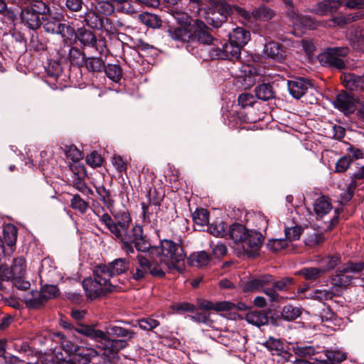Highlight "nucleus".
<instances>
[{
    "label": "nucleus",
    "mask_w": 364,
    "mask_h": 364,
    "mask_svg": "<svg viewBox=\"0 0 364 364\" xmlns=\"http://www.w3.org/2000/svg\"><path fill=\"white\" fill-rule=\"evenodd\" d=\"M264 55L265 58L280 61L284 57V51L279 43L269 42L264 46Z\"/></svg>",
    "instance_id": "obj_26"
},
{
    "label": "nucleus",
    "mask_w": 364,
    "mask_h": 364,
    "mask_svg": "<svg viewBox=\"0 0 364 364\" xmlns=\"http://www.w3.org/2000/svg\"><path fill=\"white\" fill-rule=\"evenodd\" d=\"M84 65L90 72H101L105 68V62L100 57L85 58Z\"/></svg>",
    "instance_id": "obj_41"
},
{
    "label": "nucleus",
    "mask_w": 364,
    "mask_h": 364,
    "mask_svg": "<svg viewBox=\"0 0 364 364\" xmlns=\"http://www.w3.org/2000/svg\"><path fill=\"white\" fill-rule=\"evenodd\" d=\"M21 18L23 23L33 30L38 28L41 25L39 16L28 5L21 10Z\"/></svg>",
    "instance_id": "obj_19"
},
{
    "label": "nucleus",
    "mask_w": 364,
    "mask_h": 364,
    "mask_svg": "<svg viewBox=\"0 0 364 364\" xmlns=\"http://www.w3.org/2000/svg\"><path fill=\"white\" fill-rule=\"evenodd\" d=\"M238 106L240 107L238 110H245L249 109L250 106H255L258 103L255 101V97L252 95L248 93L241 94L238 97Z\"/></svg>",
    "instance_id": "obj_54"
},
{
    "label": "nucleus",
    "mask_w": 364,
    "mask_h": 364,
    "mask_svg": "<svg viewBox=\"0 0 364 364\" xmlns=\"http://www.w3.org/2000/svg\"><path fill=\"white\" fill-rule=\"evenodd\" d=\"M224 52V60H237L240 56L241 47L235 43H232L230 41L223 45Z\"/></svg>",
    "instance_id": "obj_34"
},
{
    "label": "nucleus",
    "mask_w": 364,
    "mask_h": 364,
    "mask_svg": "<svg viewBox=\"0 0 364 364\" xmlns=\"http://www.w3.org/2000/svg\"><path fill=\"white\" fill-rule=\"evenodd\" d=\"M257 277L260 291H263L267 296H268L271 301H277L279 295L274 291V289H272L273 276L269 274H265L259 275Z\"/></svg>",
    "instance_id": "obj_16"
},
{
    "label": "nucleus",
    "mask_w": 364,
    "mask_h": 364,
    "mask_svg": "<svg viewBox=\"0 0 364 364\" xmlns=\"http://www.w3.org/2000/svg\"><path fill=\"white\" fill-rule=\"evenodd\" d=\"M333 206L331 205V198L324 195H321L316 198L314 203V210L318 219L322 218L325 215L328 214Z\"/></svg>",
    "instance_id": "obj_22"
},
{
    "label": "nucleus",
    "mask_w": 364,
    "mask_h": 364,
    "mask_svg": "<svg viewBox=\"0 0 364 364\" xmlns=\"http://www.w3.org/2000/svg\"><path fill=\"white\" fill-rule=\"evenodd\" d=\"M263 346L269 351L272 353V354L280 355L281 353H284L283 355L285 357L287 355L289 357L291 356L287 351H284V343L280 339L275 338L272 336L269 337V338L263 343Z\"/></svg>",
    "instance_id": "obj_32"
},
{
    "label": "nucleus",
    "mask_w": 364,
    "mask_h": 364,
    "mask_svg": "<svg viewBox=\"0 0 364 364\" xmlns=\"http://www.w3.org/2000/svg\"><path fill=\"white\" fill-rule=\"evenodd\" d=\"M321 262L323 266L322 270L328 272L334 269L337 265H338L341 262V257L338 254L328 255L323 258Z\"/></svg>",
    "instance_id": "obj_53"
},
{
    "label": "nucleus",
    "mask_w": 364,
    "mask_h": 364,
    "mask_svg": "<svg viewBox=\"0 0 364 364\" xmlns=\"http://www.w3.org/2000/svg\"><path fill=\"white\" fill-rule=\"evenodd\" d=\"M61 325L68 330H73L96 342L99 348L107 350L112 354H117L129 346V341L134 338L136 334L132 330L116 324H109L106 327L105 331L97 328V323L90 325L78 323L74 326L62 320Z\"/></svg>",
    "instance_id": "obj_1"
},
{
    "label": "nucleus",
    "mask_w": 364,
    "mask_h": 364,
    "mask_svg": "<svg viewBox=\"0 0 364 364\" xmlns=\"http://www.w3.org/2000/svg\"><path fill=\"white\" fill-rule=\"evenodd\" d=\"M245 320L250 324L260 327L269 323L274 326L280 324L279 314L273 312L270 309L267 310H252L246 314Z\"/></svg>",
    "instance_id": "obj_9"
},
{
    "label": "nucleus",
    "mask_w": 364,
    "mask_h": 364,
    "mask_svg": "<svg viewBox=\"0 0 364 364\" xmlns=\"http://www.w3.org/2000/svg\"><path fill=\"white\" fill-rule=\"evenodd\" d=\"M213 4L215 6V11L206 13L205 21L213 27L219 28L226 21L232 9L225 0H215Z\"/></svg>",
    "instance_id": "obj_11"
},
{
    "label": "nucleus",
    "mask_w": 364,
    "mask_h": 364,
    "mask_svg": "<svg viewBox=\"0 0 364 364\" xmlns=\"http://www.w3.org/2000/svg\"><path fill=\"white\" fill-rule=\"evenodd\" d=\"M348 54L346 48H335L328 49L318 55V60L323 66L333 67L341 70L345 68V63L341 57Z\"/></svg>",
    "instance_id": "obj_12"
},
{
    "label": "nucleus",
    "mask_w": 364,
    "mask_h": 364,
    "mask_svg": "<svg viewBox=\"0 0 364 364\" xmlns=\"http://www.w3.org/2000/svg\"><path fill=\"white\" fill-rule=\"evenodd\" d=\"M26 260L23 257L14 258L11 266L14 278L23 277L26 273Z\"/></svg>",
    "instance_id": "obj_46"
},
{
    "label": "nucleus",
    "mask_w": 364,
    "mask_h": 364,
    "mask_svg": "<svg viewBox=\"0 0 364 364\" xmlns=\"http://www.w3.org/2000/svg\"><path fill=\"white\" fill-rule=\"evenodd\" d=\"M198 299H202L198 298L196 299V304H191L188 302L176 303L172 305V309L178 314H183L186 312H188V313H195L193 314V315H195L196 313L202 311L198 306Z\"/></svg>",
    "instance_id": "obj_39"
},
{
    "label": "nucleus",
    "mask_w": 364,
    "mask_h": 364,
    "mask_svg": "<svg viewBox=\"0 0 364 364\" xmlns=\"http://www.w3.org/2000/svg\"><path fill=\"white\" fill-rule=\"evenodd\" d=\"M84 18L87 26L96 30L103 28L105 18L100 16L96 11L92 9L87 11Z\"/></svg>",
    "instance_id": "obj_28"
},
{
    "label": "nucleus",
    "mask_w": 364,
    "mask_h": 364,
    "mask_svg": "<svg viewBox=\"0 0 364 364\" xmlns=\"http://www.w3.org/2000/svg\"><path fill=\"white\" fill-rule=\"evenodd\" d=\"M95 9L99 14L108 16L113 13L114 8L108 1H100L95 5Z\"/></svg>",
    "instance_id": "obj_60"
},
{
    "label": "nucleus",
    "mask_w": 364,
    "mask_h": 364,
    "mask_svg": "<svg viewBox=\"0 0 364 364\" xmlns=\"http://www.w3.org/2000/svg\"><path fill=\"white\" fill-rule=\"evenodd\" d=\"M75 38H77L84 46H97V40L95 34L91 31L85 28L77 29Z\"/></svg>",
    "instance_id": "obj_29"
},
{
    "label": "nucleus",
    "mask_w": 364,
    "mask_h": 364,
    "mask_svg": "<svg viewBox=\"0 0 364 364\" xmlns=\"http://www.w3.org/2000/svg\"><path fill=\"white\" fill-rule=\"evenodd\" d=\"M364 270V262H355L351 260L343 265V272L353 274H358Z\"/></svg>",
    "instance_id": "obj_59"
},
{
    "label": "nucleus",
    "mask_w": 364,
    "mask_h": 364,
    "mask_svg": "<svg viewBox=\"0 0 364 364\" xmlns=\"http://www.w3.org/2000/svg\"><path fill=\"white\" fill-rule=\"evenodd\" d=\"M96 191L99 196L100 200L110 211L114 208V200L112 198L110 191L104 186H99L96 188Z\"/></svg>",
    "instance_id": "obj_43"
},
{
    "label": "nucleus",
    "mask_w": 364,
    "mask_h": 364,
    "mask_svg": "<svg viewBox=\"0 0 364 364\" xmlns=\"http://www.w3.org/2000/svg\"><path fill=\"white\" fill-rule=\"evenodd\" d=\"M151 255H156L167 259L164 265L170 270L177 269V264L183 261L186 257L181 246L171 240L164 239L160 240V246H151L149 249Z\"/></svg>",
    "instance_id": "obj_5"
},
{
    "label": "nucleus",
    "mask_w": 364,
    "mask_h": 364,
    "mask_svg": "<svg viewBox=\"0 0 364 364\" xmlns=\"http://www.w3.org/2000/svg\"><path fill=\"white\" fill-rule=\"evenodd\" d=\"M136 259L139 267L136 268L135 271L132 270L130 272L131 278L136 282H141L149 274L148 268L150 267L149 259L141 255H138Z\"/></svg>",
    "instance_id": "obj_21"
},
{
    "label": "nucleus",
    "mask_w": 364,
    "mask_h": 364,
    "mask_svg": "<svg viewBox=\"0 0 364 364\" xmlns=\"http://www.w3.org/2000/svg\"><path fill=\"white\" fill-rule=\"evenodd\" d=\"M138 324L139 328L144 331H152L159 326L160 322L151 317H146L139 319Z\"/></svg>",
    "instance_id": "obj_62"
},
{
    "label": "nucleus",
    "mask_w": 364,
    "mask_h": 364,
    "mask_svg": "<svg viewBox=\"0 0 364 364\" xmlns=\"http://www.w3.org/2000/svg\"><path fill=\"white\" fill-rule=\"evenodd\" d=\"M294 283L293 277H284L279 281H276L273 277V283H272V289L274 291H286L288 290Z\"/></svg>",
    "instance_id": "obj_55"
},
{
    "label": "nucleus",
    "mask_w": 364,
    "mask_h": 364,
    "mask_svg": "<svg viewBox=\"0 0 364 364\" xmlns=\"http://www.w3.org/2000/svg\"><path fill=\"white\" fill-rule=\"evenodd\" d=\"M252 15L256 21H268L276 16V13L270 7L262 4L252 10Z\"/></svg>",
    "instance_id": "obj_27"
},
{
    "label": "nucleus",
    "mask_w": 364,
    "mask_h": 364,
    "mask_svg": "<svg viewBox=\"0 0 364 364\" xmlns=\"http://www.w3.org/2000/svg\"><path fill=\"white\" fill-rule=\"evenodd\" d=\"M301 315V309L294 306L291 304H288L282 308L279 316L280 319L283 318L285 321H292L296 320Z\"/></svg>",
    "instance_id": "obj_35"
},
{
    "label": "nucleus",
    "mask_w": 364,
    "mask_h": 364,
    "mask_svg": "<svg viewBox=\"0 0 364 364\" xmlns=\"http://www.w3.org/2000/svg\"><path fill=\"white\" fill-rule=\"evenodd\" d=\"M198 306L202 311L198 312L195 315L188 316V317L196 323L207 326H211L214 322L210 318L211 311L221 312L232 310L247 311L249 309L248 306L243 302L235 304L228 301H221L215 303L208 299H198Z\"/></svg>",
    "instance_id": "obj_4"
},
{
    "label": "nucleus",
    "mask_w": 364,
    "mask_h": 364,
    "mask_svg": "<svg viewBox=\"0 0 364 364\" xmlns=\"http://www.w3.org/2000/svg\"><path fill=\"white\" fill-rule=\"evenodd\" d=\"M82 287L87 299L95 300L98 298L104 297L109 293L117 291V286L109 284L105 287L100 282H97L92 277L85 278L82 282Z\"/></svg>",
    "instance_id": "obj_10"
},
{
    "label": "nucleus",
    "mask_w": 364,
    "mask_h": 364,
    "mask_svg": "<svg viewBox=\"0 0 364 364\" xmlns=\"http://www.w3.org/2000/svg\"><path fill=\"white\" fill-rule=\"evenodd\" d=\"M333 104L335 108L345 115L353 114L356 110V100L346 92L338 94Z\"/></svg>",
    "instance_id": "obj_13"
},
{
    "label": "nucleus",
    "mask_w": 364,
    "mask_h": 364,
    "mask_svg": "<svg viewBox=\"0 0 364 364\" xmlns=\"http://www.w3.org/2000/svg\"><path fill=\"white\" fill-rule=\"evenodd\" d=\"M364 77L355 75L353 73L346 75L343 80V84L346 89L352 91H358L363 87Z\"/></svg>",
    "instance_id": "obj_33"
},
{
    "label": "nucleus",
    "mask_w": 364,
    "mask_h": 364,
    "mask_svg": "<svg viewBox=\"0 0 364 364\" xmlns=\"http://www.w3.org/2000/svg\"><path fill=\"white\" fill-rule=\"evenodd\" d=\"M103 162V157L97 151H92L86 156V163L92 168L101 166Z\"/></svg>",
    "instance_id": "obj_64"
},
{
    "label": "nucleus",
    "mask_w": 364,
    "mask_h": 364,
    "mask_svg": "<svg viewBox=\"0 0 364 364\" xmlns=\"http://www.w3.org/2000/svg\"><path fill=\"white\" fill-rule=\"evenodd\" d=\"M73 358L79 364H90L92 359L97 355V352L94 348L82 346H74Z\"/></svg>",
    "instance_id": "obj_17"
},
{
    "label": "nucleus",
    "mask_w": 364,
    "mask_h": 364,
    "mask_svg": "<svg viewBox=\"0 0 364 364\" xmlns=\"http://www.w3.org/2000/svg\"><path fill=\"white\" fill-rule=\"evenodd\" d=\"M326 3L331 14L336 13L341 6L350 9H364V0H327Z\"/></svg>",
    "instance_id": "obj_18"
},
{
    "label": "nucleus",
    "mask_w": 364,
    "mask_h": 364,
    "mask_svg": "<svg viewBox=\"0 0 364 364\" xmlns=\"http://www.w3.org/2000/svg\"><path fill=\"white\" fill-rule=\"evenodd\" d=\"M119 241H127L134 242V245L138 252H146L151 249V244L146 235H144L143 227L136 224L132 228H128L123 230L122 237H114Z\"/></svg>",
    "instance_id": "obj_8"
},
{
    "label": "nucleus",
    "mask_w": 364,
    "mask_h": 364,
    "mask_svg": "<svg viewBox=\"0 0 364 364\" xmlns=\"http://www.w3.org/2000/svg\"><path fill=\"white\" fill-rule=\"evenodd\" d=\"M340 296L339 293L334 291V289L331 290H321L316 289L314 291L311 297L315 300H318L319 302H323V301L332 299L333 296Z\"/></svg>",
    "instance_id": "obj_52"
},
{
    "label": "nucleus",
    "mask_w": 364,
    "mask_h": 364,
    "mask_svg": "<svg viewBox=\"0 0 364 364\" xmlns=\"http://www.w3.org/2000/svg\"><path fill=\"white\" fill-rule=\"evenodd\" d=\"M68 59L71 64L77 67H81L84 65L85 55L79 48L73 47L70 49Z\"/></svg>",
    "instance_id": "obj_45"
},
{
    "label": "nucleus",
    "mask_w": 364,
    "mask_h": 364,
    "mask_svg": "<svg viewBox=\"0 0 364 364\" xmlns=\"http://www.w3.org/2000/svg\"><path fill=\"white\" fill-rule=\"evenodd\" d=\"M353 162V160L350 155H346L341 157L336 163L335 172H346L349 168L350 165Z\"/></svg>",
    "instance_id": "obj_58"
},
{
    "label": "nucleus",
    "mask_w": 364,
    "mask_h": 364,
    "mask_svg": "<svg viewBox=\"0 0 364 364\" xmlns=\"http://www.w3.org/2000/svg\"><path fill=\"white\" fill-rule=\"evenodd\" d=\"M257 277H252L248 280H241L240 286L245 293L260 291Z\"/></svg>",
    "instance_id": "obj_51"
},
{
    "label": "nucleus",
    "mask_w": 364,
    "mask_h": 364,
    "mask_svg": "<svg viewBox=\"0 0 364 364\" xmlns=\"http://www.w3.org/2000/svg\"><path fill=\"white\" fill-rule=\"evenodd\" d=\"M167 32L173 41L186 43V49L194 55H199L202 45H210L217 41L210 33L205 23L200 19H196L192 26H170Z\"/></svg>",
    "instance_id": "obj_2"
},
{
    "label": "nucleus",
    "mask_w": 364,
    "mask_h": 364,
    "mask_svg": "<svg viewBox=\"0 0 364 364\" xmlns=\"http://www.w3.org/2000/svg\"><path fill=\"white\" fill-rule=\"evenodd\" d=\"M54 34L60 35L63 42L67 43L68 41L75 38L76 31L70 25L61 23L58 27V31Z\"/></svg>",
    "instance_id": "obj_40"
},
{
    "label": "nucleus",
    "mask_w": 364,
    "mask_h": 364,
    "mask_svg": "<svg viewBox=\"0 0 364 364\" xmlns=\"http://www.w3.org/2000/svg\"><path fill=\"white\" fill-rule=\"evenodd\" d=\"M3 234L5 243L10 247L11 252H13V247L15 246L17 240V228L14 225L9 223L4 226Z\"/></svg>",
    "instance_id": "obj_31"
},
{
    "label": "nucleus",
    "mask_w": 364,
    "mask_h": 364,
    "mask_svg": "<svg viewBox=\"0 0 364 364\" xmlns=\"http://www.w3.org/2000/svg\"><path fill=\"white\" fill-rule=\"evenodd\" d=\"M228 235L235 243L242 244L243 254L253 258L259 255L264 240L261 232L248 230L244 225L237 223L228 227Z\"/></svg>",
    "instance_id": "obj_3"
},
{
    "label": "nucleus",
    "mask_w": 364,
    "mask_h": 364,
    "mask_svg": "<svg viewBox=\"0 0 364 364\" xmlns=\"http://www.w3.org/2000/svg\"><path fill=\"white\" fill-rule=\"evenodd\" d=\"M63 18L62 14L53 16L51 12L46 16L42 17L41 25L47 33L54 34L58 31V27L62 23Z\"/></svg>",
    "instance_id": "obj_23"
},
{
    "label": "nucleus",
    "mask_w": 364,
    "mask_h": 364,
    "mask_svg": "<svg viewBox=\"0 0 364 364\" xmlns=\"http://www.w3.org/2000/svg\"><path fill=\"white\" fill-rule=\"evenodd\" d=\"M287 85L290 95L296 99H300L307 92L309 88H313V85L310 80L303 77L289 80Z\"/></svg>",
    "instance_id": "obj_15"
},
{
    "label": "nucleus",
    "mask_w": 364,
    "mask_h": 364,
    "mask_svg": "<svg viewBox=\"0 0 364 364\" xmlns=\"http://www.w3.org/2000/svg\"><path fill=\"white\" fill-rule=\"evenodd\" d=\"M139 18L141 21L149 27L159 28L161 26V20L155 14L145 12L140 14Z\"/></svg>",
    "instance_id": "obj_50"
},
{
    "label": "nucleus",
    "mask_w": 364,
    "mask_h": 364,
    "mask_svg": "<svg viewBox=\"0 0 364 364\" xmlns=\"http://www.w3.org/2000/svg\"><path fill=\"white\" fill-rule=\"evenodd\" d=\"M210 260V255L205 251L191 254L187 259L189 266L201 267L207 265Z\"/></svg>",
    "instance_id": "obj_30"
},
{
    "label": "nucleus",
    "mask_w": 364,
    "mask_h": 364,
    "mask_svg": "<svg viewBox=\"0 0 364 364\" xmlns=\"http://www.w3.org/2000/svg\"><path fill=\"white\" fill-rule=\"evenodd\" d=\"M250 39V31L241 27H237L229 35V41H230L232 43L238 45L241 48L246 45Z\"/></svg>",
    "instance_id": "obj_25"
},
{
    "label": "nucleus",
    "mask_w": 364,
    "mask_h": 364,
    "mask_svg": "<svg viewBox=\"0 0 364 364\" xmlns=\"http://www.w3.org/2000/svg\"><path fill=\"white\" fill-rule=\"evenodd\" d=\"M258 105L250 106L245 110V114H242L246 124L250 126V129H254L256 127L255 123L264 118V113L259 111Z\"/></svg>",
    "instance_id": "obj_24"
},
{
    "label": "nucleus",
    "mask_w": 364,
    "mask_h": 364,
    "mask_svg": "<svg viewBox=\"0 0 364 364\" xmlns=\"http://www.w3.org/2000/svg\"><path fill=\"white\" fill-rule=\"evenodd\" d=\"M164 262L167 261L163 258H161L159 261L155 259H149L150 267L148 268L149 274L153 277L164 278L166 276V272L162 267V265L164 264Z\"/></svg>",
    "instance_id": "obj_38"
},
{
    "label": "nucleus",
    "mask_w": 364,
    "mask_h": 364,
    "mask_svg": "<svg viewBox=\"0 0 364 364\" xmlns=\"http://www.w3.org/2000/svg\"><path fill=\"white\" fill-rule=\"evenodd\" d=\"M110 268L113 277L122 274L129 269V261L126 258L115 259L110 262Z\"/></svg>",
    "instance_id": "obj_37"
},
{
    "label": "nucleus",
    "mask_w": 364,
    "mask_h": 364,
    "mask_svg": "<svg viewBox=\"0 0 364 364\" xmlns=\"http://www.w3.org/2000/svg\"><path fill=\"white\" fill-rule=\"evenodd\" d=\"M355 277L348 274V272H343V266L338 268L336 272L330 277V282L332 285V289L336 293L341 294L342 288H347L352 283Z\"/></svg>",
    "instance_id": "obj_14"
},
{
    "label": "nucleus",
    "mask_w": 364,
    "mask_h": 364,
    "mask_svg": "<svg viewBox=\"0 0 364 364\" xmlns=\"http://www.w3.org/2000/svg\"><path fill=\"white\" fill-rule=\"evenodd\" d=\"M315 315L318 316L322 321L331 320L334 316V313L331 307L325 302H318L316 306Z\"/></svg>",
    "instance_id": "obj_44"
},
{
    "label": "nucleus",
    "mask_w": 364,
    "mask_h": 364,
    "mask_svg": "<svg viewBox=\"0 0 364 364\" xmlns=\"http://www.w3.org/2000/svg\"><path fill=\"white\" fill-rule=\"evenodd\" d=\"M194 223L200 227H204L209 222V212L205 208H197L192 214Z\"/></svg>",
    "instance_id": "obj_47"
},
{
    "label": "nucleus",
    "mask_w": 364,
    "mask_h": 364,
    "mask_svg": "<svg viewBox=\"0 0 364 364\" xmlns=\"http://www.w3.org/2000/svg\"><path fill=\"white\" fill-rule=\"evenodd\" d=\"M325 355L330 364H339L346 360V355L339 351L327 350L325 351Z\"/></svg>",
    "instance_id": "obj_63"
},
{
    "label": "nucleus",
    "mask_w": 364,
    "mask_h": 364,
    "mask_svg": "<svg viewBox=\"0 0 364 364\" xmlns=\"http://www.w3.org/2000/svg\"><path fill=\"white\" fill-rule=\"evenodd\" d=\"M109 212L113 218L105 213L100 218V220L109 230L113 237H122L123 230H127L132 223L130 213L124 206L120 210L113 208Z\"/></svg>",
    "instance_id": "obj_6"
},
{
    "label": "nucleus",
    "mask_w": 364,
    "mask_h": 364,
    "mask_svg": "<svg viewBox=\"0 0 364 364\" xmlns=\"http://www.w3.org/2000/svg\"><path fill=\"white\" fill-rule=\"evenodd\" d=\"M70 206L73 209L78 210L81 213H85L89 205L78 194H76L73 196L70 200Z\"/></svg>",
    "instance_id": "obj_57"
},
{
    "label": "nucleus",
    "mask_w": 364,
    "mask_h": 364,
    "mask_svg": "<svg viewBox=\"0 0 364 364\" xmlns=\"http://www.w3.org/2000/svg\"><path fill=\"white\" fill-rule=\"evenodd\" d=\"M228 225L225 222H220L216 224H211L208 227V232L215 237H225L228 236Z\"/></svg>",
    "instance_id": "obj_49"
},
{
    "label": "nucleus",
    "mask_w": 364,
    "mask_h": 364,
    "mask_svg": "<svg viewBox=\"0 0 364 364\" xmlns=\"http://www.w3.org/2000/svg\"><path fill=\"white\" fill-rule=\"evenodd\" d=\"M245 114V110H232L230 112L228 119V126L232 129H250V126L246 124L243 115Z\"/></svg>",
    "instance_id": "obj_20"
},
{
    "label": "nucleus",
    "mask_w": 364,
    "mask_h": 364,
    "mask_svg": "<svg viewBox=\"0 0 364 364\" xmlns=\"http://www.w3.org/2000/svg\"><path fill=\"white\" fill-rule=\"evenodd\" d=\"M31 298L25 299V304L29 309H39L43 308L50 299L60 295V289L56 285L45 284L41 290L30 291Z\"/></svg>",
    "instance_id": "obj_7"
},
{
    "label": "nucleus",
    "mask_w": 364,
    "mask_h": 364,
    "mask_svg": "<svg viewBox=\"0 0 364 364\" xmlns=\"http://www.w3.org/2000/svg\"><path fill=\"white\" fill-rule=\"evenodd\" d=\"M64 151L66 156L73 162H77L83 158L82 152L75 145L65 146Z\"/></svg>",
    "instance_id": "obj_61"
},
{
    "label": "nucleus",
    "mask_w": 364,
    "mask_h": 364,
    "mask_svg": "<svg viewBox=\"0 0 364 364\" xmlns=\"http://www.w3.org/2000/svg\"><path fill=\"white\" fill-rule=\"evenodd\" d=\"M255 95L259 100L267 101L274 97V92L269 83H263L255 89Z\"/></svg>",
    "instance_id": "obj_36"
},
{
    "label": "nucleus",
    "mask_w": 364,
    "mask_h": 364,
    "mask_svg": "<svg viewBox=\"0 0 364 364\" xmlns=\"http://www.w3.org/2000/svg\"><path fill=\"white\" fill-rule=\"evenodd\" d=\"M325 272L322 268L317 267H304L299 272V274L302 275L306 280L314 281Z\"/></svg>",
    "instance_id": "obj_48"
},
{
    "label": "nucleus",
    "mask_w": 364,
    "mask_h": 364,
    "mask_svg": "<svg viewBox=\"0 0 364 364\" xmlns=\"http://www.w3.org/2000/svg\"><path fill=\"white\" fill-rule=\"evenodd\" d=\"M28 6L32 8L38 16L41 14L43 16H46L51 12L49 5L41 0H35Z\"/></svg>",
    "instance_id": "obj_56"
},
{
    "label": "nucleus",
    "mask_w": 364,
    "mask_h": 364,
    "mask_svg": "<svg viewBox=\"0 0 364 364\" xmlns=\"http://www.w3.org/2000/svg\"><path fill=\"white\" fill-rule=\"evenodd\" d=\"M105 72L108 78L114 82H119L122 77V69L119 65L117 64H107L105 65Z\"/></svg>",
    "instance_id": "obj_42"
}]
</instances>
